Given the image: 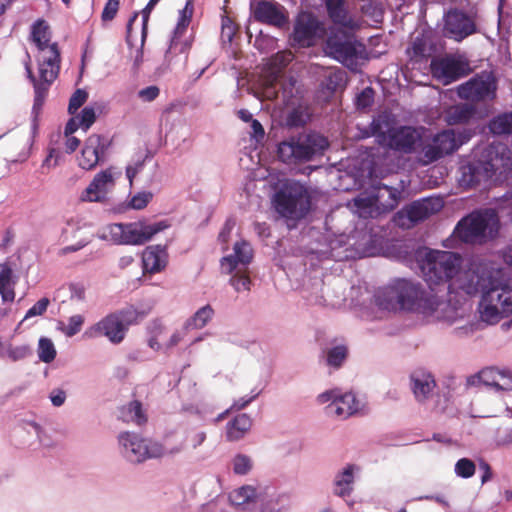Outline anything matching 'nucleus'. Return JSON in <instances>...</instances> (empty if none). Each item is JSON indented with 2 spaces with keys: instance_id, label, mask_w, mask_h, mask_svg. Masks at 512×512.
Wrapping results in <instances>:
<instances>
[{
  "instance_id": "obj_1",
  "label": "nucleus",
  "mask_w": 512,
  "mask_h": 512,
  "mask_svg": "<svg viewBox=\"0 0 512 512\" xmlns=\"http://www.w3.org/2000/svg\"><path fill=\"white\" fill-rule=\"evenodd\" d=\"M432 293L415 279L397 277L375 291L373 303L381 313L405 311L424 315L431 311Z\"/></svg>"
},
{
  "instance_id": "obj_2",
  "label": "nucleus",
  "mask_w": 512,
  "mask_h": 512,
  "mask_svg": "<svg viewBox=\"0 0 512 512\" xmlns=\"http://www.w3.org/2000/svg\"><path fill=\"white\" fill-rule=\"evenodd\" d=\"M424 281L434 291L435 286L448 285L462 267V257L452 251L420 247L414 254Z\"/></svg>"
},
{
  "instance_id": "obj_3",
  "label": "nucleus",
  "mask_w": 512,
  "mask_h": 512,
  "mask_svg": "<svg viewBox=\"0 0 512 512\" xmlns=\"http://www.w3.org/2000/svg\"><path fill=\"white\" fill-rule=\"evenodd\" d=\"M369 130L366 136H375L380 145L403 154L416 152L422 140V135L417 128L391 127V120L387 114L374 117Z\"/></svg>"
},
{
  "instance_id": "obj_4",
  "label": "nucleus",
  "mask_w": 512,
  "mask_h": 512,
  "mask_svg": "<svg viewBox=\"0 0 512 512\" xmlns=\"http://www.w3.org/2000/svg\"><path fill=\"white\" fill-rule=\"evenodd\" d=\"M477 312L482 322L488 325L499 323L512 316V287L506 283L488 280L482 288Z\"/></svg>"
},
{
  "instance_id": "obj_5",
  "label": "nucleus",
  "mask_w": 512,
  "mask_h": 512,
  "mask_svg": "<svg viewBox=\"0 0 512 512\" xmlns=\"http://www.w3.org/2000/svg\"><path fill=\"white\" fill-rule=\"evenodd\" d=\"M121 455L130 463H142L148 459L160 458L166 454H176L184 449V441L173 448H166L160 442L143 438L135 432H122L118 435Z\"/></svg>"
},
{
  "instance_id": "obj_6",
  "label": "nucleus",
  "mask_w": 512,
  "mask_h": 512,
  "mask_svg": "<svg viewBox=\"0 0 512 512\" xmlns=\"http://www.w3.org/2000/svg\"><path fill=\"white\" fill-rule=\"evenodd\" d=\"M328 140L316 132L291 136L279 143V159L286 164L307 162L328 148Z\"/></svg>"
},
{
  "instance_id": "obj_7",
  "label": "nucleus",
  "mask_w": 512,
  "mask_h": 512,
  "mask_svg": "<svg viewBox=\"0 0 512 512\" xmlns=\"http://www.w3.org/2000/svg\"><path fill=\"white\" fill-rule=\"evenodd\" d=\"M168 227L169 223L165 220L155 223H113L104 229L100 237L116 245H143Z\"/></svg>"
},
{
  "instance_id": "obj_8",
  "label": "nucleus",
  "mask_w": 512,
  "mask_h": 512,
  "mask_svg": "<svg viewBox=\"0 0 512 512\" xmlns=\"http://www.w3.org/2000/svg\"><path fill=\"white\" fill-rule=\"evenodd\" d=\"M400 192L385 184H378L365 190L353 200L352 208L359 217L374 218L393 210L397 205Z\"/></svg>"
},
{
  "instance_id": "obj_9",
  "label": "nucleus",
  "mask_w": 512,
  "mask_h": 512,
  "mask_svg": "<svg viewBox=\"0 0 512 512\" xmlns=\"http://www.w3.org/2000/svg\"><path fill=\"white\" fill-rule=\"evenodd\" d=\"M498 229V214L492 209H486L463 218L457 224L454 235L465 243H482L492 239Z\"/></svg>"
},
{
  "instance_id": "obj_10",
  "label": "nucleus",
  "mask_w": 512,
  "mask_h": 512,
  "mask_svg": "<svg viewBox=\"0 0 512 512\" xmlns=\"http://www.w3.org/2000/svg\"><path fill=\"white\" fill-rule=\"evenodd\" d=\"M483 175L488 179L502 181L512 174V152L502 143H492L474 152Z\"/></svg>"
},
{
  "instance_id": "obj_11",
  "label": "nucleus",
  "mask_w": 512,
  "mask_h": 512,
  "mask_svg": "<svg viewBox=\"0 0 512 512\" xmlns=\"http://www.w3.org/2000/svg\"><path fill=\"white\" fill-rule=\"evenodd\" d=\"M276 211L287 219L303 218L310 208L306 189L298 182L288 181L274 197Z\"/></svg>"
},
{
  "instance_id": "obj_12",
  "label": "nucleus",
  "mask_w": 512,
  "mask_h": 512,
  "mask_svg": "<svg viewBox=\"0 0 512 512\" xmlns=\"http://www.w3.org/2000/svg\"><path fill=\"white\" fill-rule=\"evenodd\" d=\"M253 258V249L251 245L244 240L234 244L233 253L221 259V269L226 274H232L230 284L237 292L249 291L251 280L244 272Z\"/></svg>"
},
{
  "instance_id": "obj_13",
  "label": "nucleus",
  "mask_w": 512,
  "mask_h": 512,
  "mask_svg": "<svg viewBox=\"0 0 512 512\" xmlns=\"http://www.w3.org/2000/svg\"><path fill=\"white\" fill-rule=\"evenodd\" d=\"M320 404H327L325 412L328 416L347 419L350 416L363 413L366 404L352 392L342 393L339 389L327 390L318 395Z\"/></svg>"
},
{
  "instance_id": "obj_14",
  "label": "nucleus",
  "mask_w": 512,
  "mask_h": 512,
  "mask_svg": "<svg viewBox=\"0 0 512 512\" xmlns=\"http://www.w3.org/2000/svg\"><path fill=\"white\" fill-rule=\"evenodd\" d=\"M325 52L348 68L355 69L359 59L364 56L365 47L349 37H339L331 32L326 40Z\"/></svg>"
},
{
  "instance_id": "obj_15",
  "label": "nucleus",
  "mask_w": 512,
  "mask_h": 512,
  "mask_svg": "<svg viewBox=\"0 0 512 512\" xmlns=\"http://www.w3.org/2000/svg\"><path fill=\"white\" fill-rule=\"evenodd\" d=\"M326 34L325 26L312 13L298 14L292 34L293 42L299 47H311Z\"/></svg>"
},
{
  "instance_id": "obj_16",
  "label": "nucleus",
  "mask_w": 512,
  "mask_h": 512,
  "mask_svg": "<svg viewBox=\"0 0 512 512\" xmlns=\"http://www.w3.org/2000/svg\"><path fill=\"white\" fill-rule=\"evenodd\" d=\"M496 81L489 73H482L461 84L457 88L460 98L472 101H490L496 96Z\"/></svg>"
},
{
  "instance_id": "obj_17",
  "label": "nucleus",
  "mask_w": 512,
  "mask_h": 512,
  "mask_svg": "<svg viewBox=\"0 0 512 512\" xmlns=\"http://www.w3.org/2000/svg\"><path fill=\"white\" fill-rule=\"evenodd\" d=\"M477 31L474 18L459 9H450L443 16L442 33L457 42L473 35Z\"/></svg>"
},
{
  "instance_id": "obj_18",
  "label": "nucleus",
  "mask_w": 512,
  "mask_h": 512,
  "mask_svg": "<svg viewBox=\"0 0 512 512\" xmlns=\"http://www.w3.org/2000/svg\"><path fill=\"white\" fill-rule=\"evenodd\" d=\"M121 175L122 171L114 166L99 171L82 192L81 199L89 202L104 201L107 194L114 189L116 181Z\"/></svg>"
},
{
  "instance_id": "obj_19",
  "label": "nucleus",
  "mask_w": 512,
  "mask_h": 512,
  "mask_svg": "<svg viewBox=\"0 0 512 512\" xmlns=\"http://www.w3.org/2000/svg\"><path fill=\"white\" fill-rule=\"evenodd\" d=\"M293 60V54L290 51H280L268 59L262 69L261 85L263 94L266 98L272 99L277 96L276 86L283 68Z\"/></svg>"
},
{
  "instance_id": "obj_20",
  "label": "nucleus",
  "mask_w": 512,
  "mask_h": 512,
  "mask_svg": "<svg viewBox=\"0 0 512 512\" xmlns=\"http://www.w3.org/2000/svg\"><path fill=\"white\" fill-rule=\"evenodd\" d=\"M102 336L106 337L112 344H120L124 340L126 331L121 319L118 318L115 312L106 315L84 332V337L88 339H96Z\"/></svg>"
},
{
  "instance_id": "obj_21",
  "label": "nucleus",
  "mask_w": 512,
  "mask_h": 512,
  "mask_svg": "<svg viewBox=\"0 0 512 512\" xmlns=\"http://www.w3.org/2000/svg\"><path fill=\"white\" fill-rule=\"evenodd\" d=\"M251 10L260 23L280 28L288 22L286 9L273 0H261L251 5Z\"/></svg>"
},
{
  "instance_id": "obj_22",
  "label": "nucleus",
  "mask_w": 512,
  "mask_h": 512,
  "mask_svg": "<svg viewBox=\"0 0 512 512\" xmlns=\"http://www.w3.org/2000/svg\"><path fill=\"white\" fill-rule=\"evenodd\" d=\"M487 286L488 283H486V279L478 270L473 268L463 270L460 268L457 275H455L448 285V292L452 294L454 291L460 290L468 296H473L479 291L481 294L482 288Z\"/></svg>"
},
{
  "instance_id": "obj_23",
  "label": "nucleus",
  "mask_w": 512,
  "mask_h": 512,
  "mask_svg": "<svg viewBox=\"0 0 512 512\" xmlns=\"http://www.w3.org/2000/svg\"><path fill=\"white\" fill-rule=\"evenodd\" d=\"M109 142L105 137L93 134L87 138L78 158L79 166L84 170H91L105 158Z\"/></svg>"
},
{
  "instance_id": "obj_24",
  "label": "nucleus",
  "mask_w": 512,
  "mask_h": 512,
  "mask_svg": "<svg viewBox=\"0 0 512 512\" xmlns=\"http://www.w3.org/2000/svg\"><path fill=\"white\" fill-rule=\"evenodd\" d=\"M432 75L447 85L466 74L467 65L454 57L435 58L431 61Z\"/></svg>"
},
{
  "instance_id": "obj_25",
  "label": "nucleus",
  "mask_w": 512,
  "mask_h": 512,
  "mask_svg": "<svg viewBox=\"0 0 512 512\" xmlns=\"http://www.w3.org/2000/svg\"><path fill=\"white\" fill-rule=\"evenodd\" d=\"M431 311L425 312V316H432L437 320L446 321L454 324L459 320H463L466 316V309L461 305H452L451 299L444 300L438 293L433 291L430 298Z\"/></svg>"
},
{
  "instance_id": "obj_26",
  "label": "nucleus",
  "mask_w": 512,
  "mask_h": 512,
  "mask_svg": "<svg viewBox=\"0 0 512 512\" xmlns=\"http://www.w3.org/2000/svg\"><path fill=\"white\" fill-rule=\"evenodd\" d=\"M473 136L471 129L463 128L461 130L446 129L434 136L433 140L443 157L457 151L462 145L467 143Z\"/></svg>"
},
{
  "instance_id": "obj_27",
  "label": "nucleus",
  "mask_w": 512,
  "mask_h": 512,
  "mask_svg": "<svg viewBox=\"0 0 512 512\" xmlns=\"http://www.w3.org/2000/svg\"><path fill=\"white\" fill-rule=\"evenodd\" d=\"M39 75L41 82L51 84L59 72L60 52L58 47H50L38 53Z\"/></svg>"
},
{
  "instance_id": "obj_28",
  "label": "nucleus",
  "mask_w": 512,
  "mask_h": 512,
  "mask_svg": "<svg viewBox=\"0 0 512 512\" xmlns=\"http://www.w3.org/2000/svg\"><path fill=\"white\" fill-rule=\"evenodd\" d=\"M328 15L334 24L348 30H356L360 27L359 19L350 15L345 7L344 0H323Z\"/></svg>"
},
{
  "instance_id": "obj_29",
  "label": "nucleus",
  "mask_w": 512,
  "mask_h": 512,
  "mask_svg": "<svg viewBox=\"0 0 512 512\" xmlns=\"http://www.w3.org/2000/svg\"><path fill=\"white\" fill-rule=\"evenodd\" d=\"M442 207L443 200L441 198L429 197L413 202L406 209V214L411 222H419L435 214L441 210Z\"/></svg>"
},
{
  "instance_id": "obj_30",
  "label": "nucleus",
  "mask_w": 512,
  "mask_h": 512,
  "mask_svg": "<svg viewBox=\"0 0 512 512\" xmlns=\"http://www.w3.org/2000/svg\"><path fill=\"white\" fill-rule=\"evenodd\" d=\"M264 488L251 484L242 485L229 493V502L231 505L243 510L250 504H255L262 498Z\"/></svg>"
},
{
  "instance_id": "obj_31",
  "label": "nucleus",
  "mask_w": 512,
  "mask_h": 512,
  "mask_svg": "<svg viewBox=\"0 0 512 512\" xmlns=\"http://www.w3.org/2000/svg\"><path fill=\"white\" fill-rule=\"evenodd\" d=\"M410 381L414 396L420 402L427 400L436 387L433 375L426 370H415L410 376Z\"/></svg>"
},
{
  "instance_id": "obj_32",
  "label": "nucleus",
  "mask_w": 512,
  "mask_h": 512,
  "mask_svg": "<svg viewBox=\"0 0 512 512\" xmlns=\"http://www.w3.org/2000/svg\"><path fill=\"white\" fill-rule=\"evenodd\" d=\"M167 262L166 249L160 245L148 246L142 253V265L145 273H159L166 267Z\"/></svg>"
},
{
  "instance_id": "obj_33",
  "label": "nucleus",
  "mask_w": 512,
  "mask_h": 512,
  "mask_svg": "<svg viewBox=\"0 0 512 512\" xmlns=\"http://www.w3.org/2000/svg\"><path fill=\"white\" fill-rule=\"evenodd\" d=\"M359 472V467L354 464H347L339 470L333 480V493L336 496L345 498L353 492L355 475Z\"/></svg>"
},
{
  "instance_id": "obj_34",
  "label": "nucleus",
  "mask_w": 512,
  "mask_h": 512,
  "mask_svg": "<svg viewBox=\"0 0 512 512\" xmlns=\"http://www.w3.org/2000/svg\"><path fill=\"white\" fill-rule=\"evenodd\" d=\"M193 14V3L192 0H188L186 2L185 7L179 12V19L177 25L174 29L173 37L171 39L170 46L166 53V58L168 59L170 54L176 51L179 47L180 52H185L187 49L186 43H179V38L182 36L186 28L188 27L191 17Z\"/></svg>"
},
{
  "instance_id": "obj_35",
  "label": "nucleus",
  "mask_w": 512,
  "mask_h": 512,
  "mask_svg": "<svg viewBox=\"0 0 512 512\" xmlns=\"http://www.w3.org/2000/svg\"><path fill=\"white\" fill-rule=\"evenodd\" d=\"M459 173L458 183L460 187L465 189L472 188L482 180L488 179L483 175L478 158H476L475 162L462 164L459 168Z\"/></svg>"
},
{
  "instance_id": "obj_36",
  "label": "nucleus",
  "mask_w": 512,
  "mask_h": 512,
  "mask_svg": "<svg viewBox=\"0 0 512 512\" xmlns=\"http://www.w3.org/2000/svg\"><path fill=\"white\" fill-rule=\"evenodd\" d=\"M252 426V419L248 414H239L226 425V439L230 442L239 441L249 432Z\"/></svg>"
},
{
  "instance_id": "obj_37",
  "label": "nucleus",
  "mask_w": 512,
  "mask_h": 512,
  "mask_svg": "<svg viewBox=\"0 0 512 512\" xmlns=\"http://www.w3.org/2000/svg\"><path fill=\"white\" fill-rule=\"evenodd\" d=\"M16 277L8 263L0 264V295L3 302H13L15 299Z\"/></svg>"
},
{
  "instance_id": "obj_38",
  "label": "nucleus",
  "mask_w": 512,
  "mask_h": 512,
  "mask_svg": "<svg viewBox=\"0 0 512 512\" xmlns=\"http://www.w3.org/2000/svg\"><path fill=\"white\" fill-rule=\"evenodd\" d=\"M215 310L210 304L197 309L185 322L184 328L190 330L203 329L214 318Z\"/></svg>"
},
{
  "instance_id": "obj_39",
  "label": "nucleus",
  "mask_w": 512,
  "mask_h": 512,
  "mask_svg": "<svg viewBox=\"0 0 512 512\" xmlns=\"http://www.w3.org/2000/svg\"><path fill=\"white\" fill-rule=\"evenodd\" d=\"M32 41L37 46L39 53L50 47H58L56 43H50L49 27L44 20H37L31 30Z\"/></svg>"
},
{
  "instance_id": "obj_40",
  "label": "nucleus",
  "mask_w": 512,
  "mask_h": 512,
  "mask_svg": "<svg viewBox=\"0 0 512 512\" xmlns=\"http://www.w3.org/2000/svg\"><path fill=\"white\" fill-rule=\"evenodd\" d=\"M150 310V307L138 308L134 306H129L115 313L117 314L118 318L121 319L122 325L125 331L127 332L128 327L130 325L138 324L150 313Z\"/></svg>"
},
{
  "instance_id": "obj_41",
  "label": "nucleus",
  "mask_w": 512,
  "mask_h": 512,
  "mask_svg": "<svg viewBox=\"0 0 512 512\" xmlns=\"http://www.w3.org/2000/svg\"><path fill=\"white\" fill-rule=\"evenodd\" d=\"M475 109L470 104H459L451 107L445 116L449 125L463 124L470 120L474 115Z\"/></svg>"
},
{
  "instance_id": "obj_42",
  "label": "nucleus",
  "mask_w": 512,
  "mask_h": 512,
  "mask_svg": "<svg viewBox=\"0 0 512 512\" xmlns=\"http://www.w3.org/2000/svg\"><path fill=\"white\" fill-rule=\"evenodd\" d=\"M25 69H26L28 78L34 83L35 97H34L32 113L34 114L35 117H37L42 109L43 104H44L50 84L41 82V81L37 82L32 74L31 68L28 63H26Z\"/></svg>"
},
{
  "instance_id": "obj_43",
  "label": "nucleus",
  "mask_w": 512,
  "mask_h": 512,
  "mask_svg": "<svg viewBox=\"0 0 512 512\" xmlns=\"http://www.w3.org/2000/svg\"><path fill=\"white\" fill-rule=\"evenodd\" d=\"M419 147L421 149L417 153V160L422 165H429L443 158L432 137L424 142L421 141Z\"/></svg>"
},
{
  "instance_id": "obj_44",
  "label": "nucleus",
  "mask_w": 512,
  "mask_h": 512,
  "mask_svg": "<svg viewBox=\"0 0 512 512\" xmlns=\"http://www.w3.org/2000/svg\"><path fill=\"white\" fill-rule=\"evenodd\" d=\"M254 459L245 453H236L230 460L232 472L237 476H247L254 469Z\"/></svg>"
},
{
  "instance_id": "obj_45",
  "label": "nucleus",
  "mask_w": 512,
  "mask_h": 512,
  "mask_svg": "<svg viewBox=\"0 0 512 512\" xmlns=\"http://www.w3.org/2000/svg\"><path fill=\"white\" fill-rule=\"evenodd\" d=\"M103 105L98 102L85 106L79 114L76 115L80 122L81 129L86 132L93 125L98 114L102 113Z\"/></svg>"
},
{
  "instance_id": "obj_46",
  "label": "nucleus",
  "mask_w": 512,
  "mask_h": 512,
  "mask_svg": "<svg viewBox=\"0 0 512 512\" xmlns=\"http://www.w3.org/2000/svg\"><path fill=\"white\" fill-rule=\"evenodd\" d=\"M32 355V349L28 344L14 346L11 343L4 344L1 359L11 362L22 361Z\"/></svg>"
},
{
  "instance_id": "obj_47",
  "label": "nucleus",
  "mask_w": 512,
  "mask_h": 512,
  "mask_svg": "<svg viewBox=\"0 0 512 512\" xmlns=\"http://www.w3.org/2000/svg\"><path fill=\"white\" fill-rule=\"evenodd\" d=\"M121 418L125 422L141 425L146 422V415L139 401H132L121 409Z\"/></svg>"
},
{
  "instance_id": "obj_48",
  "label": "nucleus",
  "mask_w": 512,
  "mask_h": 512,
  "mask_svg": "<svg viewBox=\"0 0 512 512\" xmlns=\"http://www.w3.org/2000/svg\"><path fill=\"white\" fill-rule=\"evenodd\" d=\"M411 50L414 57H428L434 52L431 38L427 34H421L415 37L412 42Z\"/></svg>"
},
{
  "instance_id": "obj_49",
  "label": "nucleus",
  "mask_w": 512,
  "mask_h": 512,
  "mask_svg": "<svg viewBox=\"0 0 512 512\" xmlns=\"http://www.w3.org/2000/svg\"><path fill=\"white\" fill-rule=\"evenodd\" d=\"M84 321V316L80 314L72 315L68 318L67 322L59 321L57 323V330L66 337H73L81 331Z\"/></svg>"
},
{
  "instance_id": "obj_50",
  "label": "nucleus",
  "mask_w": 512,
  "mask_h": 512,
  "mask_svg": "<svg viewBox=\"0 0 512 512\" xmlns=\"http://www.w3.org/2000/svg\"><path fill=\"white\" fill-rule=\"evenodd\" d=\"M489 129L496 135L512 134V111L493 118Z\"/></svg>"
},
{
  "instance_id": "obj_51",
  "label": "nucleus",
  "mask_w": 512,
  "mask_h": 512,
  "mask_svg": "<svg viewBox=\"0 0 512 512\" xmlns=\"http://www.w3.org/2000/svg\"><path fill=\"white\" fill-rule=\"evenodd\" d=\"M37 353L39 360L44 363H51L57 355L53 341L47 337H41L39 339Z\"/></svg>"
},
{
  "instance_id": "obj_52",
  "label": "nucleus",
  "mask_w": 512,
  "mask_h": 512,
  "mask_svg": "<svg viewBox=\"0 0 512 512\" xmlns=\"http://www.w3.org/2000/svg\"><path fill=\"white\" fill-rule=\"evenodd\" d=\"M497 368L495 367H486L482 369L478 374L471 376L468 379L470 384L480 383L488 387H492L495 383V375Z\"/></svg>"
},
{
  "instance_id": "obj_53",
  "label": "nucleus",
  "mask_w": 512,
  "mask_h": 512,
  "mask_svg": "<svg viewBox=\"0 0 512 512\" xmlns=\"http://www.w3.org/2000/svg\"><path fill=\"white\" fill-rule=\"evenodd\" d=\"M21 431L27 433L29 439L27 442L33 443L34 441H38L40 444L47 445L44 439V432L41 426L35 422H24L21 425Z\"/></svg>"
},
{
  "instance_id": "obj_54",
  "label": "nucleus",
  "mask_w": 512,
  "mask_h": 512,
  "mask_svg": "<svg viewBox=\"0 0 512 512\" xmlns=\"http://www.w3.org/2000/svg\"><path fill=\"white\" fill-rule=\"evenodd\" d=\"M260 507L257 512H282L279 507L280 496L279 495H268L267 489L264 488V494L262 498L258 499Z\"/></svg>"
},
{
  "instance_id": "obj_55",
  "label": "nucleus",
  "mask_w": 512,
  "mask_h": 512,
  "mask_svg": "<svg viewBox=\"0 0 512 512\" xmlns=\"http://www.w3.org/2000/svg\"><path fill=\"white\" fill-rule=\"evenodd\" d=\"M493 388L497 391L512 390V371L497 368Z\"/></svg>"
},
{
  "instance_id": "obj_56",
  "label": "nucleus",
  "mask_w": 512,
  "mask_h": 512,
  "mask_svg": "<svg viewBox=\"0 0 512 512\" xmlns=\"http://www.w3.org/2000/svg\"><path fill=\"white\" fill-rule=\"evenodd\" d=\"M476 471V465L474 461L469 458H461L459 459L454 466V472L456 476L468 479L471 478Z\"/></svg>"
},
{
  "instance_id": "obj_57",
  "label": "nucleus",
  "mask_w": 512,
  "mask_h": 512,
  "mask_svg": "<svg viewBox=\"0 0 512 512\" xmlns=\"http://www.w3.org/2000/svg\"><path fill=\"white\" fill-rule=\"evenodd\" d=\"M197 512H229L228 503L223 497H216L200 505Z\"/></svg>"
},
{
  "instance_id": "obj_58",
  "label": "nucleus",
  "mask_w": 512,
  "mask_h": 512,
  "mask_svg": "<svg viewBox=\"0 0 512 512\" xmlns=\"http://www.w3.org/2000/svg\"><path fill=\"white\" fill-rule=\"evenodd\" d=\"M347 349L343 345L331 348L327 354V363L333 367H339L345 360Z\"/></svg>"
},
{
  "instance_id": "obj_59",
  "label": "nucleus",
  "mask_w": 512,
  "mask_h": 512,
  "mask_svg": "<svg viewBox=\"0 0 512 512\" xmlns=\"http://www.w3.org/2000/svg\"><path fill=\"white\" fill-rule=\"evenodd\" d=\"M88 93L84 89H77L69 100L68 112L74 115L77 110L87 101Z\"/></svg>"
},
{
  "instance_id": "obj_60",
  "label": "nucleus",
  "mask_w": 512,
  "mask_h": 512,
  "mask_svg": "<svg viewBox=\"0 0 512 512\" xmlns=\"http://www.w3.org/2000/svg\"><path fill=\"white\" fill-rule=\"evenodd\" d=\"M164 331V328L162 324L159 321H154L149 326V339H148V346L153 350H159L160 349V343L158 342V336H160Z\"/></svg>"
},
{
  "instance_id": "obj_61",
  "label": "nucleus",
  "mask_w": 512,
  "mask_h": 512,
  "mask_svg": "<svg viewBox=\"0 0 512 512\" xmlns=\"http://www.w3.org/2000/svg\"><path fill=\"white\" fill-rule=\"evenodd\" d=\"M496 443L498 446L512 445V421L498 428L496 435Z\"/></svg>"
},
{
  "instance_id": "obj_62",
  "label": "nucleus",
  "mask_w": 512,
  "mask_h": 512,
  "mask_svg": "<svg viewBox=\"0 0 512 512\" xmlns=\"http://www.w3.org/2000/svg\"><path fill=\"white\" fill-rule=\"evenodd\" d=\"M152 198H153V194L151 192H147V191L138 192L131 198L129 205L133 209L141 210L148 205V203L152 200Z\"/></svg>"
},
{
  "instance_id": "obj_63",
  "label": "nucleus",
  "mask_w": 512,
  "mask_h": 512,
  "mask_svg": "<svg viewBox=\"0 0 512 512\" xmlns=\"http://www.w3.org/2000/svg\"><path fill=\"white\" fill-rule=\"evenodd\" d=\"M374 100V91L371 87H366L359 94H357L355 99V104L358 109H365L372 105Z\"/></svg>"
},
{
  "instance_id": "obj_64",
  "label": "nucleus",
  "mask_w": 512,
  "mask_h": 512,
  "mask_svg": "<svg viewBox=\"0 0 512 512\" xmlns=\"http://www.w3.org/2000/svg\"><path fill=\"white\" fill-rule=\"evenodd\" d=\"M498 210L502 216L510 217L512 220V191L504 194L498 204Z\"/></svg>"
}]
</instances>
